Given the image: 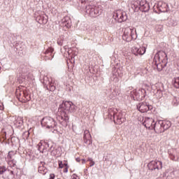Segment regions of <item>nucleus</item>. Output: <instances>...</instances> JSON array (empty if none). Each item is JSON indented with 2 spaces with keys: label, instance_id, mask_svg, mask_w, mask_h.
Here are the masks:
<instances>
[{
  "label": "nucleus",
  "instance_id": "nucleus-45",
  "mask_svg": "<svg viewBox=\"0 0 179 179\" xmlns=\"http://www.w3.org/2000/svg\"><path fill=\"white\" fill-rule=\"evenodd\" d=\"M129 31H131V38H134V34H132V29H129Z\"/></svg>",
  "mask_w": 179,
  "mask_h": 179
},
{
  "label": "nucleus",
  "instance_id": "nucleus-5",
  "mask_svg": "<svg viewBox=\"0 0 179 179\" xmlns=\"http://www.w3.org/2000/svg\"><path fill=\"white\" fill-rule=\"evenodd\" d=\"M113 18L116 22H118V23H122V22L127 21L128 15H127L125 11H122V10H117L113 13Z\"/></svg>",
  "mask_w": 179,
  "mask_h": 179
},
{
  "label": "nucleus",
  "instance_id": "nucleus-1",
  "mask_svg": "<svg viewBox=\"0 0 179 179\" xmlns=\"http://www.w3.org/2000/svg\"><path fill=\"white\" fill-rule=\"evenodd\" d=\"M59 111L61 113V115L57 116V119L62 127L66 128L69 123V116H68V114L75 113L76 111V106L72 101H63L59 105Z\"/></svg>",
  "mask_w": 179,
  "mask_h": 179
},
{
  "label": "nucleus",
  "instance_id": "nucleus-26",
  "mask_svg": "<svg viewBox=\"0 0 179 179\" xmlns=\"http://www.w3.org/2000/svg\"><path fill=\"white\" fill-rule=\"evenodd\" d=\"M17 127H22L23 125V117H18L14 122Z\"/></svg>",
  "mask_w": 179,
  "mask_h": 179
},
{
  "label": "nucleus",
  "instance_id": "nucleus-10",
  "mask_svg": "<svg viewBox=\"0 0 179 179\" xmlns=\"http://www.w3.org/2000/svg\"><path fill=\"white\" fill-rule=\"evenodd\" d=\"M155 119L150 117H145L143 122V125L145 127V128L148 129H153V127H155Z\"/></svg>",
  "mask_w": 179,
  "mask_h": 179
},
{
  "label": "nucleus",
  "instance_id": "nucleus-30",
  "mask_svg": "<svg viewBox=\"0 0 179 179\" xmlns=\"http://www.w3.org/2000/svg\"><path fill=\"white\" fill-rule=\"evenodd\" d=\"M6 171H10L9 169H6V166H0V176H3V174H5Z\"/></svg>",
  "mask_w": 179,
  "mask_h": 179
},
{
  "label": "nucleus",
  "instance_id": "nucleus-16",
  "mask_svg": "<svg viewBox=\"0 0 179 179\" xmlns=\"http://www.w3.org/2000/svg\"><path fill=\"white\" fill-rule=\"evenodd\" d=\"M157 7L159 10H160L161 12H167L169 5L166 3H163L162 1H159L157 4Z\"/></svg>",
  "mask_w": 179,
  "mask_h": 179
},
{
  "label": "nucleus",
  "instance_id": "nucleus-14",
  "mask_svg": "<svg viewBox=\"0 0 179 179\" xmlns=\"http://www.w3.org/2000/svg\"><path fill=\"white\" fill-rule=\"evenodd\" d=\"M155 66H157V71L159 72H161V71L162 69H164V68H166V66H167V57H166V59H162V62L155 64Z\"/></svg>",
  "mask_w": 179,
  "mask_h": 179
},
{
  "label": "nucleus",
  "instance_id": "nucleus-18",
  "mask_svg": "<svg viewBox=\"0 0 179 179\" xmlns=\"http://www.w3.org/2000/svg\"><path fill=\"white\" fill-rule=\"evenodd\" d=\"M116 120L117 123L119 124H122V122H125V117H124V115L121 113H118V115H116Z\"/></svg>",
  "mask_w": 179,
  "mask_h": 179
},
{
  "label": "nucleus",
  "instance_id": "nucleus-39",
  "mask_svg": "<svg viewBox=\"0 0 179 179\" xmlns=\"http://www.w3.org/2000/svg\"><path fill=\"white\" fill-rule=\"evenodd\" d=\"M55 178V175L54 173H51L50 175V178L49 179H54Z\"/></svg>",
  "mask_w": 179,
  "mask_h": 179
},
{
  "label": "nucleus",
  "instance_id": "nucleus-53",
  "mask_svg": "<svg viewBox=\"0 0 179 179\" xmlns=\"http://www.w3.org/2000/svg\"><path fill=\"white\" fill-rule=\"evenodd\" d=\"M134 100H135V97L133 96Z\"/></svg>",
  "mask_w": 179,
  "mask_h": 179
},
{
  "label": "nucleus",
  "instance_id": "nucleus-24",
  "mask_svg": "<svg viewBox=\"0 0 179 179\" xmlns=\"http://www.w3.org/2000/svg\"><path fill=\"white\" fill-rule=\"evenodd\" d=\"M22 94L24 97L23 103H27V101H30L31 100V97L27 92H23Z\"/></svg>",
  "mask_w": 179,
  "mask_h": 179
},
{
  "label": "nucleus",
  "instance_id": "nucleus-41",
  "mask_svg": "<svg viewBox=\"0 0 179 179\" xmlns=\"http://www.w3.org/2000/svg\"><path fill=\"white\" fill-rule=\"evenodd\" d=\"M131 9H133L134 12H135V4L134 3H131Z\"/></svg>",
  "mask_w": 179,
  "mask_h": 179
},
{
  "label": "nucleus",
  "instance_id": "nucleus-34",
  "mask_svg": "<svg viewBox=\"0 0 179 179\" xmlns=\"http://www.w3.org/2000/svg\"><path fill=\"white\" fill-rule=\"evenodd\" d=\"M29 136H30V132L29 131H24L23 134H22V138L24 139H28L29 138Z\"/></svg>",
  "mask_w": 179,
  "mask_h": 179
},
{
  "label": "nucleus",
  "instance_id": "nucleus-36",
  "mask_svg": "<svg viewBox=\"0 0 179 179\" xmlns=\"http://www.w3.org/2000/svg\"><path fill=\"white\" fill-rule=\"evenodd\" d=\"M59 169H64V164L62 163V161H59Z\"/></svg>",
  "mask_w": 179,
  "mask_h": 179
},
{
  "label": "nucleus",
  "instance_id": "nucleus-25",
  "mask_svg": "<svg viewBox=\"0 0 179 179\" xmlns=\"http://www.w3.org/2000/svg\"><path fill=\"white\" fill-rule=\"evenodd\" d=\"M150 8L149 3L145 4L143 7H138V10L141 12H148L149 11V9Z\"/></svg>",
  "mask_w": 179,
  "mask_h": 179
},
{
  "label": "nucleus",
  "instance_id": "nucleus-13",
  "mask_svg": "<svg viewBox=\"0 0 179 179\" xmlns=\"http://www.w3.org/2000/svg\"><path fill=\"white\" fill-rule=\"evenodd\" d=\"M62 26L66 27L67 29L71 28L72 26V21L71 20V17L69 16H66L62 20Z\"/></svg>",
  "mask_w": 179,
  "mask_h": 179
},
{
  "label": "nucleus",
  "instance_id": "nucleus-11",
  "mask_svg": "<svg viewBox=\"0 0 179 179\" xmlns=\"http://www.w3.org/2000/svg\"><path fill=\"white\" fill-rule=\"evenodd\" d=\"M163 123L162 120H159L154 123V126L152 129H154L155 134H162V132H164V129H163Z\"/></svg>",
  "mask_w": 179,
  "mask_h": 179
},
{
  "label": "nucleus",
  "instance_id": "nucleus-52",
  "mask_svg": "<svg viewBox=\"0 0 179 179\" xmlns=\"http://www.w3.org/2000/svg\"><path fill=\"white\" fill-rule=\"evenodd\" d=\"M83 1H86V0H83ZM87 1H93V0H87Z\"/></svg>",
  "mask_w": 179,
  "mask_h": 179
},
{
  "label": "nucleus",
  "instance_id": "nucleus-33",
  "mask_svg": "<svg viewBox=\"0 0 179 179\" xmlns=\"http://www.w3.org/2000/svg\"><path fill=\"white\" fill-rule=\"evenodd\" d=\"M43 142H40L38 144V150L41 152H44V150L43 149Z\"/></svg>",
  "mask_w": 179,
  "mask_h": 179
},
{
  "label": "nucleus",
  "instance_id": "nucleus-51",
  "mask_svg": "<svg viewBox=\"0 0 179 179\" xmlns=\"http://www.w3.org/2000/svg\"><path fill=\"white\" fill-rule=\"evenodd\" d=\"M63 164H64V166H66V167H68V163H64Z\"/></svg>",
  "mask_w": 179,
  "mask_h": 179
},
{
  "label": "nucleus",
  "instance_id": "nucleus-47",
  "mask_svg": "<svg viewBox=\"0 0 179 179\" xmlns=\"http://www.w3.org/2000/svg\"><path fill=\"white\" fill-rule=\"evenodd\" d=\"M86 163V159H82V164H85Z\"/></svg>",
  "mask_w": 179,
  "mask_h": 179
},
{
  "label": "nucleus",
  "instance_id": "nucleus-50",
  "mask_svg": "<svg viewBox=\"0 0 179 179\" xmlns=\"http://www.w3.org/2000/svg\"><path fill=\"white\" fill-rule=\"evenodd\" d=\"M157 92L159 93V94H162V90H157Z\"/></svg>",
  "mask_w": 179,
  "mask_h": 179
},
{
  "label": "nucleus",
  "instance_id": "nucleus-6",
  "mask_svg": "<svg viewBox=\"0 0 179 179\" xmlns=\"http://www.w3.org/2000/svg\"><path fill=\"white\" fill-rule=\"evenodd\" d=\"M148 167L151 171H159L163 169V163L159 160L151 161L148 163Z\"/></svg>",
  "mask_w": 179,
  "mask_h": 179
},
{
  "label": "nucleus",
  "instance_id": "nucleus-17",
  "mask_svg": "<svg viewBox=\"0 0 179 179\" xmlns=\"http://www.w3.org/2000/svg\"><path fill=\"white\" fill-rule=\"evenodd\" d=\"M52 52H54V48H48L44 52L45 55H50V56H46V58L48 59H52L54 58V55H52Z\"/></svg>",
  "mask_w": 179,
  "mask_h": 179
},
{
  "label": "nucleus",
  "instance_id": "nucleus-44",
  "mask_svg": "<svg viewBox=\"0 0 179 179\" xmlns=\"http://www.w3.org/2000/svg\"><path fill=\"white\" fill-rule=\"evenodd\" d=\"M4 107H3V103H0V110H3Z\"/></svg>",
  "mask_w": 179,
  "mask_h": 179
},
{
  "label": "nucleus",
  "instance_id": "nucleus-9",
  "mask_svg": "<svg viewBox=\"0 0 179 179\" xmlns=\"http://www.w3.org/2000/svg\"><path fill=\"white\" fill-rule=\"evenodd\" d=\"M171 160L173 162H178L179 159V150L171 149L168 151Z\"/></svg>",
  "mask_w": 179,
  "mask_h": 179
},
{
  "label": "nucleus",
  "instance_id": "nucleus-54",
  "mask_svg": "<svg viewBox=\"0 0 179 179\" xmlns=\"http://www.w3.org/2000/svg\"><path fill=\"white\" fill-rule=\"evenodd\" d=\"M171 174H173V173L172 172V173H171Z\"/></svg>",
  "mask_w": 179,
  "mask_h": 179
},
{
  "label": "nucleus",
  "instance_id": "nucleus-46",
  "mask_svg": "<svg viewBox=\"0 0 179 179\" xmlns=\"http://www.w3.org/2000/svg\"><path fill=\"white\" fill-rule=\"evenodd\" d=\"M64 173H68V168H67V166L66 168H64Z\"/></svg>",
  "mask_w": 179,
  "mask_h": 179
},
{
  "label": "nucleus",
  "instance_id": "nucleus-31",
  "mask_svg": "<svg viewBox=\"0 0 179 179\" xmlns=\"http://www.w3.org/2000/svg\"><path fill=\"white\" fill-rule=\"evenodd\" d=\"M16 163H17L16 160L11 159V160H8V164L10 165V167H11V169H13L16 167Z\"/></svg>",
  "mask_w": 179,
  "mask_h": 179
},
{
  "label": "nucleus",
  "instance_id": "nucleus-19",
  "mask_svg": "<svg viewBox=\"0 0 179 179\" xmlns=\"http://www.w3.org/2000/svg\"><path fill=\"white\" fill-rule=\"evenodd\" d=\"M162 128L164 129V131L169 129L170 127H171V122L169 120H162Z\"/></svg>",
  "mask_w": 179,
  "mask_h": 179
},
{
  "label": "nucleus",
  "instance_id": "nucleus-3",
  "mask_svg": "<svg viewBox=\"0 0 179 179\" xmlns=\"http://www.w3.org/2000/svg\"><path fill=\"white\" fill-rule=\"evenodd\" d=\"M41 124L46 129H54L55 131V128H57V122L51 117H43L41 121Z\"/></svg>",
  "mask_w": 179,
  "mask_h": 179
},
{
  "label": "nucleus",
  "instance_id": "nucleus-2",
  "mask_svg": "<svg viewBox=\"0 0 179 179\" xmlns=\"http://www.w3.org/2000/svg\"><path fill=\"white\" fill-rule=\"evenodd\" d=\"M85 12L90 17H99L104 13L101 6L88 5L85 7Z\"/></svg>",
  "mask_w": 179,
  "mask_h": 179
},
{
  "label": "nucleus",
  "instance_id": "nucleus-22",
  "mask_svg": "<svg viewBox=\"0 0 179 179\" xmlns=\"http://www.w3.org/2000/svg\"><path fill=\"white\" fill-rule=\"evenodd\" d=\"M137 3V6L135 8V10H136V9H139V8H143V6H145V4H147L148 3L146 2V0H141L140 1H136Z\"/></svg>",
  "mask_w": 179,
  "mask_h": 179
},
{
  "label": "nucleus",
  "instance_id": "nucleus-55",
  "mask_svg": "<svg viewBox=\"0 0 179 179\" xmlns=\"http://www.w3.org/2000/svg\"><path fill=\"white\" fill-rule=\"evenodd\" d=\"M0 71H1V66H0Z\"/></svg>",
  "mask_w": 179,
  "mask_h": 179
},
{
  "label": "nucleus",
  "instance_id": "nucleus-27",
  "mask_svg": "<svg viewBox=\"0 0 179 179\" xmlns=\"http://www.w3.org/2000/svg\"><path fill=\"white\" fill-rule=\"evenodd\" d=\"M4 179H13L15 178V172L13 171H10L8 176L4 175L3 176Z\"/></svg>",
  "mask_w": 179,
  "mask_h": 179
},
{
  "label": "nucleus",
  "instance_id": "nucleus-35",
  "mask_svg": "<svg viewBox=\"0 0 179 179\" xmlns=\"http://www.w3.org/2000/svg\"><path fill=\"white\" fill-rule=\"evenodd\" d=\"M66 41L63 40L61 38V37L57 40V44L58 45H64V43H65Z\"/></svg>",
  "mask_w": 179,
  "mask_h": 179
},
{
  "label": "nucleus",
  "instance_id": "nucleus-7",
  "mask_svg": "<svg viewBox=\"0 0 179 179\" xmlns=\"http://www.w3.org/2000/svg\"><path fill=\"white\" fill-rule=\"evenodd\" d=\"M167 58V54L164 51H159L155 54L152 64L157 65L159 62H162V59H166Z\"/></svg>",
  "mask_w": 179,
  "mask_h": 179
},
{
  "label": "nucleus",
  "instance_id": "nucleus-28",
  "mask_svg": "<svg viewBox=\"0 0 179 179\" xmlns=\"http://www.w3.org/2000/svg\"><path fill=\"white\" fill-rule=\"evenodd\" d=\"M173 83L174 87H176V89H179V77H176L173 80Z\"/></svg>",
  "mask_w": 179,
  "mask_h": 179
},
{
  "label": "nucleus",
  "instance_id": "nucleus-21",
  "mask_svg": "<svg viewBox=\"0 0 179 179\" xmlns=\"http://www.w3.org/2000/svg\"><path fill=\"white\" fill-rule=\"evenodd\" d=\"M117 109L112 108L108 110V115L110 118L113 117V120H115V115L117 114Z\"/></svg>",
  "mask_w": 179,
  "mask_h": 179
},
{
  "label": "nucleus",
  "instance_id": "nucleus-8",
  "mask_svg": "<svg viewBox=\"0 0 179 179\" xmlns=\"http://www.w3.org/2000/svg\"><path fill=\"white\" fill-rule=\"evenodd\" d=\"M136 107L137 110L140 111V113H148L149 110H152V106H149L145 102H140L136 105Z\"/></svg>",
  "mask_w": 179,
  "mask_h": 179
},
{
  "label": "nucleus",
  "instance_id": "nucleus-32",
  "mask_svg": "<svg viewBox=\"0 0 179 179\" xmlns=\"http://www.w3.org/2000/svg\"><path fill=\"white\" fill-rule=\"evenodd\" d=\"M172 104L173 106H177L179 104V97L178 96H174L172 100Z\"/></svg>",
  "mask_w": 179,
  "mask_h": 179
},
{
  "label": "nucleus",
  "instance_id": "nucleus-49",
  "mask_svg": "<svg viewBox=\"0 0 179 179\" xmlns=\"http://www.w3.org/2000/svg\"><path fill=\"white\" fill-rule=\"evenodd\" d=\"M76 162H80V158H76Z\"/></svg>",
  "mask_w": 179,
  "mask_h": 179
},
{
  "label": "nucleus",
  "instance_id": "nucleus-4",
  "mask_svg": "<svg viewBox=\"0 0 179 179\" xmlns=\"http://www.w3.org/2000/svg\"><path fill=\"white\" fill-rule=\"evenodd\" d=\"M41 82L44 86L50 92H54L57 87H55V81L52 78H49L47 76H43Z\"/></svg>",
  "mask_w": 179,
  "mask_h": 179
},
{
  "label": "nucleus",
  "instance_id": "nucleus-20",
  "mask_svg": "<svg viewBox=\"0 0 179 179\" xmlns=\"http://www.w3.org/2000/svg\"><path fill=\"white\" fill-rule=\"evenodd\" d=\"M136 54L138 55H143L146 52V48L145 47H136Z\"/></svg>",
  "mask_w": 179,
  "mask_h": 179
},
{
  "label": "nucleus",
  "instance_id": "nucleus-37",
  "mask_svg": "<svg viewBox=\"0 0 179 179\" xmlns=\"http://www.w3.org/2000/svg\"><path fill=\"white\" fill-rule=\"evenodd\" d=\"M127 31H128V29H126L124 32V34H123V38H127V37H128V35L127 34Z\"/></svg>",
  "mask_w": 179,
  "mask_h": 179
},
{
  "label": "nucleus",
  "instance_id": "nucleus-15",
  "mask_svg": "<svg viewBox=\"0 0 179 179\" xmlns=\"http://www.w3.org/2000/svg\"><path fill=\"white\" fill-rule=\"evenodd\" d=\"M42 143L43 145V150H47L48 152H54V149H55V147H54V144H50L47 141H43Z\"/></svg>",
  "mask_w": 179,
  "mask_h": 179
},
{
  "label": "nucleus",
  "instance_id": "nucleus-23",
  "mask_svg": "<svg viewBox=\"0 0 179 179\" xmlns=\"http://www.w3.org/2000/svg\"><path fill=\"white\" fill-rule=\"evenodd\" d=\"M37 19L40 24H45V23H47V18H45V16L39 15L37 17Z\"/></svg>",
  "mask_w": 179,
  "mask_h": 179
},
{
  "label": "nucleus",
  "instance_id": "nucleus-42",
  "mask_svg": "<svg viewBox=\"0 0 179 179\" xmlns=\"http://www.w3.org/2000/svg\"><path fill=\"white\" fill-rule=\"evenodd\" d=\"M94 164H95L94 161H92V162H90V167H93V166H94Z\"/></svg>",
  "mask_w": 179,
  "mask_h": 179
},
{
  "label": "nucleus",
  "instance_id": "nucleus-12",
  "mask_svg": "<svg viewBox=\"0 0 179 179\" xmlns=\"http://www.w3.org/2000/svg\"><path fill=\"white\" fill-rule=\"evenodd\" d=\"M83 140L86 145H92V136L90 135L89 130H85Z\"/></svg>",
  "mask_w": 179,
  "mask_h": 179
},
{
  "label": "nucleus",
  "instance_id": "nucleus-43",
  "mask_svg": "<svg viewBox=\"0 0 179 179\" xmlns=\"http://www.w3.org/2000/svg\"><path fill=\"white\" fill-rule=\"evenodd\" d=\"M38 173H41V174H43V167L40 166L38 168Z\"/></svg>",
  "mask_w": 179,
  "mask_h": 179
},
{
  "label": "nucleus",
  "instance_id": "nucleus-48",
  "mask_svg": "<svg viewBox=\"0 0 179 179\" xmlns=\"http://www.w3.org/2000/svg\"><path fill=\"white\" fill-rule=\"evenodd\" d=\"M87 162H93V159L92 158H88Z\"/></svg>",
  "mask_w": 179,
  "mask_h": 179
},
{
  "label": "nucleus",
  "instance_id": "nucleus-38",
  "mask_svg": "<svg viewBox=\"0 0 179 179\" xmlns=\"http://www.w3.org/2000/svg\"><path fill=\"white\" fill-rule=\"evenodd\" d=\"M7 159L8 160H12V155H10V152H8Z\"/></svg>",
  "mask_w": 179,
  "mask_h": 179
},
{
  "label": "nucleus",
  "instance_id": "nucleus-29",
  "mask_svg": "<svg viewBox=\"0 0 179 179\" xmlns=\"http://www.w3.org/2000/svg\"><path fill=\"white\" fill-rule=\"evenodd\" d=\"M60 38L65 41H68V38H69V32H64L63 35L60 36Z\"/></svg>",
  "mask_w": 179,
  "mask_h": 179
},
{
  "label": "nucleus",
  "instance_id": "nucleus-40",
  "mask_svg": "<svg viewBox=\"0 0 179 179\" xmlns=\"http://www.w3.org/2000/svg\"><path fill=\"white\" fill-rule=\"evenodd\" d=\"M78 178V175L76 173H73L71 176V179H76Z\"/></svg>",
  "mask_w": 179,
  "mask_h": 179
}]
</instances>
